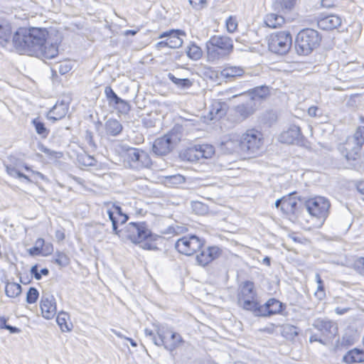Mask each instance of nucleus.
Instances as JSON below:
<instances>
[{
    "instance_id": "f704fd0d",
    "label": "nucleus",
    "mask_w": 364,
    "mask_h": 364,
    "mask_svg": "<svg viewBox=\"0 0 364 364\" xmlns=\"http://www.w3.org/2000/svg\"><path fill=\"white\" fill-rule=\"evenodd\" d=\"M243 73V69L237 66L226 67L221 71L222 76L226 78L242 76Z\"/></svg>"
},
{
    "instance_id": "412c9836",
    "label": "nucleus",
    "mask_w": 364,
    "mask_h": 364,
    "mask_svg": "<svg viewBox=\"0 0 364 364\" xmlns=\"http://www.w3.org/2000/svg\"><path fill=\"white\" fill-rule=\"evenodd\" d=\"M341 18L335 14L321 17L317 22L318 26L322 30H333L341 25Z\"/></svg>"
},
{
    "instance_id": "603ef678",
    "label": "nucleus",
    "mask_w": 364,
    "mask_h": 364,
    "mask_svg": "<svg viewBox=\"0 0 364 364\" xmlns=\"http://www.w3.org/2000/svg\"><path fill=\"white\" fill-rule=\"evenodd\" d=\"M167 179L168 183L173 185H180L185 182V177L181 174L170 176Z\"/></svg>"
},
{
    "instance_id": "aec40b11",
    "label": "nucleus",
    "mask_w": 364,
    "mask_h": 364,
    "mask_svg": "<svg viewBox=\"0 0 364 364\" xmlns=\"http://www.w3.org/2000/svg\"><path fill=\"white\" fill-rule=\"evenodd\" d=\"M171 137L168 135H165L154 141L152 150L156 155H165L171 151Z\"/></svg>"
},
{
    "instance_id": "5701e85b",
    "label": "nucleus",
    "mask_w": 364,
    "mask_h": 364,
    "mask_svg": "<svg viewBox=\"0 0 364 364\" xmlns=\"http://www.w3.org/2000/svg\"><path fill=\"white\" fill-rule=\"evenodd\" d=\"M283 310V304L276 299H269L264 305L261 306L260 314L262 316H269L280 314Z\"/></svg>"
},
{
    "instance_id": "423d86ee",
    "label": "nucleus",
    "mask_w": 364,
    "mask_h": 364,
    "mask_svg": "<svg viewBox=\"0 0 364 364\" xmlns=\"http://www.w3.org/2000/svg\"><path fill=\"white\" fill-rule=\"evenodd\" d=\"M364 144V127H358L353 136H349L341 148L348 161H355Z\"/></svg>"
},
{
    "instance_id": "e2e57ef3",
    "label": "nucleus",
    "mask_w": 364,
    "mask_h": 364,
    "mask_svg": "<svg viewBox=\"0 0 364 364\" xmlns=\"http://www.w3.org/2000/svg\"><path fill=\"white\" fill-rule=\"evenodd\" d=\"M6 320L5 319L4 325L2 326L1 328H6V329L9 330L12 333L20 332V330L18 328H16L15 326H10V325H6Z\"/></svg>"
},
{
    "instance_id": "8fccbe9b",
    "label": "nucleus",
    "mask_w": 364,
    "mask_h": 364,
    "mask_svg": "<svg viewBox=\"0 0 364 364\" xmlns=\"http://www.w3.org/2000/svg\"><path fill=\"white\" fill-rule=\"evenodd\" d=\"M353 268L359 274L364 277V257L356 259L353 263Z\"/></svg>"
},
{
    "instance_id": "a18cd8bd",
    "label": "nucleus",
    "mask_w": 364,
    "mask_h": 364,
    "mask_svg": "<svg viewBox=\"0 0 364 364\" xmlns=\"http://www.w3.org/2000/svg\"><path fill=\"white\" fill-rule=\"evenodd\" d=\"M6 171L7 173L14 177V178H23L28 183H31L33 180L30 179V178L19 171L16 167L14 166H6Z\"/></svg>"
},
{
    "instance_id": "052dcab7",
    "label": "nucleus",
    "mask_w": 364,
    "mask_h": 364,
    "mask_svg": "<svg viewBox=\"0 0 364 364\" xmlns=\"http://www.w3.org/2000/svg\"><path fill=\"white\" fill-rule=\"evenodd\" d=\"M309 342H318L321 343L322 345H326V343L321 338L320 336H318L317 333H313L309 337Z\"/></svg>"
},
{
    "instance_id": "2f4dec72",
    "label": "nucleus",
    "mask_w": 364,
    "mask_h": 364,
    "mask_svg": "<svg viewBox=\"0 0 364 364\" xmlns=\"http://www.w3.org/2000/svg\"><path fill=\"white\" fill-rule=\"evenodd\" d=\"M284 22V18L282 15L277 14H269L264 18V23L267 26L272 28L281 26Z\"/></svg>"
},
{
    "instance_id": "5fc2aeb1",
    "label": "nucleus",
    "mask_w": 364,
    "mask_h": 364,
    "mask_svg": "<svg viewBox=\"0 0 364 364\" xmlns=\"http://www.w3.org/2000/svg\"><path fill=\"white\" fill-rule=\"evenodd\" d=\"M85 139L92 149H95L97 148V146L93 140L92 133L90 131H86L85 134Z\"/></svg>"
},
{
    "instance_id": "f03ea898",
    "label": "nucleus",
    "mask_w": 364,
    "mask_h": 364,
    "mask_svg": "<svg viewBox=\"0 0 364 364\" xmlns=\"http://www.w3.org/2000/svg\"><path fill=\"white\" fill-rule=\"evenodd\" d=\"M144 333L154 345L163 346L169 352H173L184 343L182 336L178 333L164 326H156V333L152 330L145 328Z\"/></svg>"
},
{
    "instance_id": "e433bc0d",
    "label": "nucleus",
    "mask_w": 364,
    "mask_h": 364,
    "mask_svg": "<svg viewBox=\"0 0 364 364\" xmlns=\"http://www.w3.org/2000/svg\"><path fill=\"white\" fill-rule=\"evenodd\" d=\"M196 147L198 150L200 159H209L211 158L212 156L215 153V149L213 146L210 144H199L196 145Z\"/></svg>"
},
{
    "instance_id": "f3484780",
    "label": "nucleus",
    "mask_w": 364,
    "mask_h": 364,
    "mask_svg": "<svg viewBox=\"0 0 364 364\" xmlns=\"http://www.w3.org/2000/svg\"><path fill=\"white\" fill-rule=\"evenodd\" d=\"M107 213L110 221L112 222V230L114 233L115 235H118V224H123L126 223L128 220V216L122 213V208L119 206L115 205H112L111 208H108Z\"/></svg>"
},
{
    "instance_id": "69168bd1",
    "label": "nucleus",
    "mask_w": 364,
    "mask_h": 364,
    "mask_svg": "<svg viewBox=\"0 0 364 364\" xmlns=\"http://www.w3.org/2000/svg\"><path fill=\"white\" fill-rule=\"evenodd\" d=\"M350 309V307L342 308V307L338 306L335 309V312L338 315H343V314H345L346 313H347Z\"/></svg>"
},
{
    "instance_id": "4468645a",
    "label": "nucleus",
    "mask_w": 364,
    "mask_h": 364,
    "mask_svg": "<svg viewBox=\"0 0 364 364\" xmlns=\"http://www.w3.org/2000/svg\"><path fill=\"white\" fill-rule=\"evenodd\" d=\"M303 135L299 127L292 124L286 130L282 132L279 136L280 142L284 144H299L302 141Z\"/></svg>"
},
{
    "instance_id": "c9c22d12",
    "label": "nucleus",
    "mask_w": 364,
    "mask_h": 364,
    "mask_svg": "<svg viewBox=\"0 0 364 364\" xmlns=\"http://www.w3.org/2000/svg\"><path fill=\"white\" fill-rule=\"evenodd\" d=\"M168 78L174 83L178 88L187 89L192 86V82L188 78H178L173 74L169 73Z\"/></svg>"
},
{
    "instance_id": "680f3d73",
    "label": "nucleus",
    "mask_w": 364,
    "mask_h": 364,
    "mask_svg": "<svg viewBox=\"0 0 364 364\" xmlns=\"http://www.w3.org/2000/svg\"><path fill=\"white\" fill-rule=\"evenodd\" d=\"M28 253L31 256L42 255V251L35 246L28 250Z\"/></svg>"
},
{
    "instance_id": "473e14b6",
    "label": "nucleus",
    "mask_w": 364,
    "mask_h": 364,
    "mask_svg": "<svg viewBox=\"0 0 364 364\" xmlns=\"http://www.w3.org/2000/svg\"><path fill=\"white\" fill-rule=\"evenodd\" d=\"M180 156L183 160H186L190 162L197 161L200 159L199 153L196 145L185 149L183 152L181 153Z\"/></svg>"
},
{
    "instance_id": "0e129e2a",
    "label": "nucleus",
    "mask_w": 364,
    "mask_h": 364,
    "mask_svg": "<svg viewBox=\"0 0 364 364\" xmlns=\"http://www.w3.org/2000/svg\"><path fill=\"white\" fill-rule=\"evenodd\" d=\"M155 48L157 50H161L164 48H168V43L167 39L166 38V40H164V41H161L156 43L155 44Z\"/></svg>"
},
{
    "instance_id": "b1692460",
    "label": "nucleus",
    "mask_w": 364,
    "mask_h": 364,
    "mask_svg": "<svg viewBox=\"0 0 364 364\" xmlns=\"http://www.w3.org/2000/svg\"><path fill=\"white\" fill-rule=\"evenodd\" d=\"M295 193H291L283 196V204L281 206V211L284 214H294L297 205V200L293 196Z\"/></svg>"
},
{
    "instance_id": "864d4df0",
    "label": "nucleus",
    "mask_w": 364,
    "mask_h": 364,
    "mask_svg": "<svg viewBox=\"0 0 364 364\" xmlns=\"http://www.w3.org/2000/svg\"><path fill=\"white\" fill-rule=\"evenodd\" d=\"M114 106H116V108L119 110V112L122 114L127 113L130 109L128 102L122 99H121V102H119V103L116 104Z\"/></svg>"
},
{
    "instance_id": "a211bd4d",
    "label": "nucleus",
    "mask_w": 364,
    "mask_h": 364,
    "mask_svg": "<svg viewBox=\"0 0 364 364\" xmlns=\"http://www.w3.org/2000/svg\"><path fill=\"white\" fill-rule=\"evenodd\" d=\"M181 36H186V33L180 29H171L161 33L159 36V38H166L168 48H178L183 44Z\"/></svg>"
},
{
    "instance_id": "338daca9",
    "label": "nucleus",
    "mask_w": 364,
    "mask_h": 364,
    "mask_svg": "<svg viewBox=\"0 0 364 364\" xmlns=\"http://www.w3.org/2000/svg\"><path fill=\"white\" fill-rule=\"evenodd\" d=\"M358 191L364 196V181H360L357 184ZM364 200V197L363 198Z\"/></svg>"
},
{
    "instance_id": "4d7b16f0",
    "label": "nucleus",
    "mask_w": 364,
    "mask_h": 364,
    "mask_svg": "<svg viewBox=\"0 0 364 364\" xmlns=\"http://www.w3.org/2000/svg\"><path fill=\"white\" fill-rule=\"evenodd\" d=\"M53 251V246L51 243H44V246L42 248V255L48 256L50 255Z\"/></svg>"
},
{
    "instance_id": "79ce46f5",
    "label": "nucleus",
    "mask_w": 364,
    "mask_h": 364,
    "mask_svg": "<svg viewBox=\"0 0 364 364\" xmlns=\"http://www.w3.org/2000/svg\"><path fill=\"white\" fill-rule=\"evenodd\" d=\"M53 262L60 267H66L70 264V258L65 253L57 251L54 255Z\"/></svg>"
},
{
    "instance_id": "9b49d317",
    "label": "nucleus",
    "mask_w": 364,
    "mask_h": 364,
    "mask_svg": "<svg viewBox=\"0 0 364 364\" xmlns=\"http://www.w3.org/2000/svg\"><path fill=\"white\" fill-rule=\"evenodd\" d=\"M203 246V241L194 235L182 237L175 244L176 250L186 256L194 255Z\"/></svg>"
},
{
    "instance_id": "7ed1b4c3",
    "label": "nucleus",
    "mask_w": 364,
    "mask_h": 364,
    "mask_svg": "<svg viewBox=\"0 0 364 364\" xmlns=\"http://www.w3.org/2000/svg\"><path fill=\"white\" fill-rule=\"evenodd\" d=\"M125 237L134 243L141 244L144 250H156V245L153 242L156 235H153L144 222L129 223L124 230Z\"/></svg>"
},
{
    "instance_id": "ddd939ff",
    "label": "nucleus",
    "mask_w": 364,
    "mask_h": 364,
    "mask_svg": "<svg viewBox=\"0 0 364 364\" xmlns=\"http://www.w3.org/2000/svg\"><path fill=\"white\" fill-rule=\"evenodd\" d=\"M221 151L226 154L241 153V143L239 135L230 134L224 136L219 144Z\"/></svg>"
},
{
    "instance_id": "393cba45",
    "label": "nucleus",
    "mask_w": 364,
    "mask_h": 364,
    "mask_svg": "<svg viewBox=\"0 0 364 364\" xmlns=\"http://www.w3.org/2000/svg\"><path fill=\"white\" fill-rule=\"evenodd\" d=\"M226 104L218 100H214L210 107V119H220L226 114Z\"/></svg>"
},
{
    "instance_id": "bf43d9fd",
    "label": "nucleus",
    "mask_w": 364,
    "mask_h": 364,
    "mask_svg": "<svg viewBox=\"0 0 364 364\" xmlns=\"http://www.w3.org/2000/svg\"><path fill=\"white\" fill-rule=\"evenodd\" d=\"M190 4L196 9H200L203 7L205 4V0H189Z\"/></svg>"
},
{
    "instance_id": "2eb2a0df",
    "label": "nucleus",
    "mask_w": 364,
    "mask_h": 364,
    "mask_svg": "<svg viewBox=\"0 0 364 364\" xmlns=\"http://www.w3.org/2000/svg\"><path fill=\"white\" fill-rule=\"evenodd\" d=\"M41 309L43 316L50 319L56 314V303L54 296L49 294H43L41 299Z\"/></svg>"
},
{
    "instance_id": "37998d69",
    "label": "nucleus",
    "mask_w": 364,
    "mask_h": 364,
    "mask_svg": "<svg viewBox=\"0 0 364 364\" xmlns=\"http://www.w3.org/2000/svg\"><path fill=\"white\" fill-rule=\"evenodd\" d=\"M31 123L34 126L36 132L38 134L44 138L48 136L49 134L48 129L46 128L45 124L38 120V118L33 119Z\"/></svg>"
},
{
    "instance_id": "f8f14e48",
    "label": "nucleus",
    "mask_w": 364,
    "mask_h": 364,
    "mask_svg": "<svg viewBox=\"0 0 364 364\" xmlns=\"http://www.w3.org/2000/svg\"><path fill=\"white\" fill-rule=\"evenodd\" d=\"M70 102V97L68 95L65 96L60 101H58L48 112V119L55 122L65 117L68 112Z\"/></svg>"
},
{
    "instance_id": "de8ad7c7",
    "label": "nucleus",
    "mask_w": 364,
    "mask_h": 364,
    "mask_svg": "<svg viewBox=\"0 0 364 364\" xmlns=\"http://www.w3.org/2000/svg\"><path fill=\"white\" fill-rule=\"evenodd\" d=\"M30 272L32 276L37 280H40L42 277V275L47 276L49 274V270L47 268H43L38 272V267L37 264H35L31 267Z\"/></svg>"
},
{
    "instance_id": "cd10ccee",
    "label": "nucleus",
    "mask_w": 364,
    "mask_h": 364,
    "mask_svg": "<svg viewBox=\"0 0 364 364\" xmlns=\"http://www.w3.org/2000/svg\"><path fill=\"white\" fill-rule=\"evenodd\" d=\"M256 293L254 291V284L247 281L243 283L240 293L238 295V301L249 299H255Z\"/></svg>"
},
{
    "instance_id": "9d476101",
    "label": "nucleus",
    "mask_w": 364,
    "mask_h": 364,
    "mask_svg": "<svg viewBox=\"0 0 364 364\" xmlns=\"http://www.w3.org/2000/svg\"><path fill=\"white\" fill-rule=\"evenodd\" d=\"M292 43L289 31H279L272 33L268 40V47L272 53L284 55L288 53Z\"/></svg>"
},
{
    "instance_id": "6e6552de",
    "label": "nucleus",
    "mask_w": 364,
    "mask_h": 364,
    "mask_svg": "<svg viewBox=\"0 0 364 364\" xmlns=\"http://www.w3.org/2000/svg\"><path fill=\"white\" fill-rule=\"evenodd\" d=\"M124 161L130 168L137 171L149 168L151 165V161L148 154L141 149L134 147L126 149Z\"/></svg>"
},
{
    "instance_id": "c756f323",
    "label": "nucleus",
    "mask_w": 364,
    "mask_h": 364,
    "mask_svg": "<svg viewBox=\"0 0 364 364\" xmlns=\"http://www.w3.org/2000/svg\"><path fill=\"white\" fill-rule=\"evenodd\" d=\"M269 95V88L267 86L262 85L252 90L250 95H247L248 98H254V101L258 103V101L267 98Z\"/></svg>"
},
{
    "instance_id": "20e7f679",
    "label": "nucleus",
    "mask_w": 364,
    "mask_h": 364,
    "mask_svg": "<svg viewBox=\"0 0 364 364\" xmlns=\"http://www.w3.org/2000/svg\"><path fill=\"white\" fill-rule=\"evenodd\" d=\"M206 49L209 60H218L230 55L233 50V42L228 36L215 35L206 43Z\"/></svg>"
},
{
    "instance_id": "dca6fc26",
    "label": "nucleus",
    "mask_w": 364,
    "mask_h": 364,
    "mask_svg": "<svg viewBox=\"0 0 364 364\" xmlns=\"http://www.w3.org/2000/svg\"><path fill=\"white\" fill-rule=\"evenodd\" d=\"M222 253L221 249L218 246H210L200 251L196 256L198 264L205 266L214 259L218 258Z\"/></svg>"
},
{
    "instance_id": "0eeeda50",
    "label": "nucleus",
    "mask_w": 364,
    "mask_h": 364,
    "mask_svg": "<svg viewBox=\"0 0 364 364\" xmlns=\"http://www.w3.org/2000/svg\"><path fill=\"white\" fill-rule=\"evenodd\" d=\"M305 206L309 213L318 220V226H321L328 215L331 204L327 198L316 196L307 200Z\"/></svg>"
},
{
    "instance_id": "a878e982",
    "label": "nucleus",
    "mask_w": 364,
    "mask_h": 364,
    "mask_svg": "<svg viewBox=\"0 0 364 364\" xmlns=\"http://www.w3.org/2000/svg\"><path fill=\"white\" fill-rule=\"evenodd\" d=\"M343 361L347 364L364 362V350L353 348L348 351L343 358Z\"/></svg>"
},
{
    "instance_id": "39448f33",
    "label": "nucleus",
    "mask_w": 364,
    "mask_h": 364,
    "mask_svg": "<svg viewBox=\"0 0 364 364\" xmlns=\"http://www.w3.org/2000/svg\"><path fill=\"white\" fill-rule=\"evenodd\" d=\"M321 41V37L317 31L306 28L299 31L295 40V49L301 55H307L315 49Z\"/></svg>"
},
{
    "instance_id": "7c9ffc66",
    "label": "nucleus",
    "mask_w": 364,
    "mask_h": 364,
    "mask_svg": "<svg viewBox=\"0 0 364 364\" xmlns=\"http://www.w3.org/2000/svg\"><path fill=\"white\" fill-rule=\"evenodd\" d=\"M122 125L115 119H109L105 122V130L107 134L117 136L122 131Z\"/></svg>"
},
{
    "instance_id": "72a5a7b5",
    "label": "nucleus",
    "mask_w": 364,
    "mask_h": 364,
    "mask_svg": "<svg viewBox=\"0 0 364 364\" xmlns=\"http://www.w3.org/2000/svg\"><path fill=\"white\" fill-rule=\"evenodd\" d=\"M68 320L69 315L65 312H60L57 316L56 321L63 332L71 331L72 324L68 322Z\"/></svg>"
},
{
    "instance_id": "c85d7f7f",
    "label": "nucleus",
    "mask_w": 364,
    "mask_h": 364,
    "mask_svg": "<svg viewBox=\"0 0 364 364\" xmlns=\"http://www.w3.org/2000/svg\"><path fill=\"white\" fill-rule=\"evenodd\" d=\"M297 1L298 0H275L273 3V7L274 10L285 14L291 11L297 4Z\"/></svg>"
},
{
    "instance_id": "c03bdc74",
    "label": "nucleus",
    "mask_w": 364,
    "mask_h": 364,
    "mask_svg": "<svg viewBox=\"0 0 364 364\" xmlns=\"http://www.w3.org/2000/svg\"><path fill=\"white\" fill-rule=\"evenodd\" d=\"M105 93L109 105H115L119 102H121V98L117 96L111 87H106Z\"/></svg>"
},
{
    "instance_id": "6e6d98bb",
    "label": "nucleus",
    "mask_w": 364,
    "mask_h": 364,
    "mask_svg": "<svg viewBox=\"0 0 364 364\" xmlns=\"http://www.w3.org/2000/svg\"><path fill=\"white\" fill-rule=\"evenodd\" d=\"M31 173H32V178H31V180H33L31 182H34V181H38V180H41V181H48V178L46 176H44L42 173L39 172V171H31Z\"/></svg>"
},
{
    "instance_id": "4c0bfd02",
    "label": "nucleus",
    "mask_w": 364,
    "mask_h": 364,
    "mask_svg": "<svg viewBox=\"0 0 364 364\" xmlns=\"http://www.w3.org/2000/svg\"><path fill=\"white\" fill-rule=\"evenodd\" d=\"M6 296L11 298H15L21 292V286L15 282H8L5 287Z\"/></svg>"
},
{
    "instance_id": "6ab92c4d",
    "label": "nucleus",
    "mask_w": 364,
    "mask_h": 364,
    "mask_svg": "<svg viewBox=\"0 0 364 364\" xmlns=\"http://www.w3.org/2000/svg\"><path fill=\"white\" fill-rule=\"evenodd\" d=\"M312 326L320 331L322 336L326 338L334 336L337 331V328L332 321L323 318L316 319Z\"/></svg>"
},
{
    "instance_id": "49530a36",
    "label": "nucleus",
    "mask_w": 364,
    "mask_h": 364,
    "mask_svg": "<svg viewBox=\"0 0 364 364\" xmlns=\"http://www.w3.org/2000/svg\"><path fill=\"white\" fill-rule=\"evenodd\" d=\"M315 277H316V281L318 284L317 289L315 292V296L319 300H322L326 296L323 281H322L319 274H316Z\"/></svg>"
},
{
    "instance_id": "1a4fd4ad",
    "label": "nucleus",
    "mask_w": 364,
    "mask_h": 364,
    "mask_svg": "<svg viewBox=\"0 0 364 364\" xmlns=\"http://www.w3.org/2000/svg\"><path fill=\"white\" fill-rule=\"evenodd\" d=\"M241 154H254L257 153L262 145V134L252 129L240 136Z\"/></svg>"
},
{
    "instance_id": "09e8293b",
    "label": "nucleus",
    "mask_w": 364,
    "mask_h": 364,
    "mask_svg": "<svg viewBox=\"0 0 364 364\" xmlns=\"http://www.w3.org/2000/svg\"><path fill=\"white\" fill-rule=\"evenodd\" d=\"M39 296L38 291L35 287H30L26 294V301L28 304L35 303Z\"/></svg>"
},
{
    "instance_id": "bb28decb",
    "label": "nucleus",
    "mask_w": 364,
    "mask_h": 364,
    "mask_svg": "<svg viewBox=\"0 0 364 364\" xmlns=\"http://www.w3.org/2000/svg\"><path fill=\"white\" fill-rule=\"evenodd\" d=\"M238 304L243 309L252 311L255 316H262V314L259 313L262 305H259L255 299L240 300Z\"/></svg>"
},
{
    "instance_id": "58836bf2",
    "label": "nucleus",
    "mask_w": 364,
    "mask_h": 364,
    "mask_svg": "<svg viewBox=\"0 0 364 364\" xmlns=\"http://www.w3.org/2000/svg\"><path fill=\"white\" fill-rule=\"evenodd\" d=\"M186 53L191 59L197 60L202 57L203 52L199 46L193 43L188 47Z\"/></svg>"
},
{
    "instance_id": "a19ab883",
    "label": "nucleus",
    "mask_w": 364,
    "mask_h": 364,
    "mask_svg": "<svg viewBox=\"0 0 364 364\" xmlns=\"http://www.w3.org/2000/svg\"><path fill=\"white\" fill-rule=\"evenodd\" d=\"M77 161L85 166H95L97 164V161L93 156L85 153L77 156Z\"/></svg>"
},
{
    "instance_id": "4be33fe9",
    "label": "nucleus",
    "mask_w": 364,
    "mask_h": 364,
    "mask_svg": "<svg viewBox=\"0 0 364 364\" xmlns=\"http://www.w3.org/2000/svg\"><path fill=\"white\" fill-rule=\"evenodd\" d=\"M257 107V102L254 101V98L247 97L245 102L235 107V112L242 119H245L255 112Z\"/></svg>"
},
{
    "instance_id": "f257e3e1",
    "label": "nucleus",
    "mask_w": 364,
    "mask_h": 364,
    "mask_svg": "<svg viewBox=\"0 0 364 364\" xmlns=\"http://www.w3.org/2000/svg\"><path fill=\"white\" fill-rule=\"evenodd\" d=\"M48 32L45 28H21L14 35L13 43L18 52L52 59L58 53V46L47 44Z\"/></svg>"
},
{
    "instance_id": "13d9d810",
    "label": "nucleus",
    "mask_w": 364,
    "mask_h": 364,
    "mask_svg": "<svg viewBox=\"0 0 364 364\" xmlns=\"http://www.w3.org/2000/svg\"><path fill=\"white\" fill-rule=\"evenodd\" d=\"M41 150L44 154H47L48 156H53L54 158H59V157L61 156V153L60 152H57V151L50 150V149H48L46 147H42V149Z\"/></svg>"
},
{
    "instance_id": "774afa93",
    "label": "nucleus",
    "mask_w": 364,
    "mask_h": 364,
    "mask_svg": "<svg viewBox=\"0 0 364 364\" xmlns=\"http://www.w3.org/2000/svg\"><path fill=\"white\" fill-rule=\"evenodd\" d=\"M70 68H71L70 66H68V65H60V68H59V72L61 74H65L70 70Z\"/></svg>"
},
{
    "instance_id": "ea45409f",
    "label": "nucleus",
    "mask_w": 364,
    "mask_h": 364,
    "mask_svg": "<svg viewBox=\"0 0 364 364\" xmlns=\"http://www.w3.org/2000/svg\"><path fill=\"white\" fill-rule=\"evenodd\" d=\"M11 36V26L6 22H0V41H8Z\"/></svg>"
},
{
    "instance_id": "3c124183",
    "label": "nucleus",
    "mask_w": 364,
    "mask_h": 364,
    "mask_svg": "<svg viewBox=\"0 0 364 364\" xmlns=\"http://www.w3.org/2000/svg\"><path fill=\"white\" fill-rule=\"evenodd\" d=\"M227 31L229 33H233L237 28V22L236 18L230 16L225 21Z\"/></svg>"
}]
</instances>
